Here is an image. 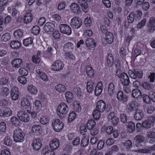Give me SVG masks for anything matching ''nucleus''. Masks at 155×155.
Returning a JSON list of instances; mask_svg holds the SVG:
<instances>
[{
	"label": "nucleus",
	"instance_id": "nucleus-1",
	"mask_svg": "<svg viewBox=\"0 0 155 155\" xmlns=\"http://www.w3.org/2000/svg\"><path fill=\"white\" fill-rule=\"evenodd\" d=\"M68 110V106L64 103L60 104L57 108V114L61 118L65 117Z\"/></svg>",
	"mask_w": 155,
	"mask_h": 155
},
{
	"label": "nucleus",
	"instance_id": "nucleus-2",
	"mask_svg": "<svg viewBox=\"0 0 155 155\" xmlns=\"http://www.w3.org/2000/svg\"><path fill=\"white\" fill-rule=\"evenodd\" d=\"M25 134L20 129L15 130L13 132V137L16 142H22L24 140Z\"/></svg>",
	"mask_w": 155,
	"mask_h": 155
},
{
	"label": "nucleus",
	"instance_id": "nucleus-3",
	"mask_svg": "<svg viewBox=\"0 0 155 155\" xmlns=\"http://www.w3.org/2000/svg\"><path fill=\"white\" fill-rule=\"evenodd\" d=\"M52 125L54 130L56 132H59L64 127V124L62 122H60L59 119L54 120L52 122Z\"/></svg>",
	"mask_w": 155,
	"mask_h": 155
},
{
	"label": "nucleus",
	"instance_id": "nucleus-4",
	"mask_svg": "<svg viewBox=\"0 0 155 155\" xmlns=\"http://www.w3.org/2000/svg\"><path fill=\"white\" fill-rule=\"evenodd\" d=\"M134 139L135 141V145L139 148H140L143 146L142 143L145 140V137L142 135H137L134 138Z\"/></svg>",
	"mask_w": 155,
	"mask_h": 155
},
{
	"label": "nucleus",
	"instance_id": "nucleus-5",
	"mask_svg": "<svg viewBox=\"0 0 155 155\" xmlns=\"http://www.w3.org/2000/svg\"><path fill=\"white\" fill-rule=\"evenodd\" d=\"M82 20L79 18L74 17L71 21L70 25L71 27L76 29L79 28L82 25Z\"/></svg>",
	"mask_w": 155,
	"mask_h": 155
},
{
	"label": "nucleus",
	"instance_id": "nucleus-6",
	"mask_svg": "<svg viewBox=\"0 0 155 155\" xmlns=\"http://www.w3.org/2000/svg\"><path fill=\"white\" fill-rule=\"evenodd\" d=\"M130 77L132 78L136 79H137V77L139 79L141 78L143 76V73L141 71H138L137 70H134L133 71L129 70L128 72Z\"/></svg>",
	"mask_w": 155,
	"mask_h": 155
},
{
	"label": "nucleus",
	"instance_id": "nucleus-7",
	"mask_svg": "<svg viewBox=\"0 0 155 155\" xmlns=\"http://www.w3.org/2000/svg\"><path fill=\"white\" fill-rule=\"evenodd\" d=\"M17 115L19 120L21 122L26 123L29 121V116L26 113L20 111L18 113Z\"/></svg>",
	"mask_w": 155,
	"mask_h": 155
},
{
	"label": "nucleus",
	"instance_id": "nucleus-8",
	"mask_svg": "<svg viewBox=\"0 0 155 155\" xmlns=\"http://www.w3.org/2000/svg\"><path fill=\"white\" fill-rule=\"evenodd\" d=\"M12 111L8 107H3L0 109V116L2 117H7L10 116Z\"/></svg>",
	"mask_w": 155,
	"mask_h": 155
},
{
	"label": "nucleus",
	"instance_id": "nucleus-9",
	"mask_svg": "<svg viewBox=\"0 0 155 155\" xmlns=\"http://www.w3.org/2000/svg\"><path fill=\"white\" fill-rule=\"evenodd\" d=\"M107 118L108 120L110 121L113 125L116 126L118 123L119 120L117 117L115 116V113L114 112L109 114Z\"/></svg>",
	"mask_w": 155,
	"mask_h": 155
},
{
	"label": "nucleus",
	"instance_id": "nucleus-10",
	"mask_svg": "<svg viewBox=\"0 0 155 155\" xmlns=\"http://www.w3.org/2000/svg\"><path fill=\"white\" fill-rule=\"evenodd\" d=\"M64 67L63 62L59 60H57L54 62L51 66V69L54 71H60Z\"/></svg>",
	"mask_w": 155,
	"mask_h": 155
},
{
	"label": "nucleus",
	"instance_id": "nucleus-11",
	"mask_svg": "<svg viewBox=\"0 0 155 155\" xmlns=\"http://www.w3.org/2000/svg\"><path fill=\"white\" fill-rule=\"evenodd\" d=\"M61 31L63 34L70 35L71 34V30L70 26L65 24H61L60 25Z\"/></svg>",
	"mask_w": 155,
	"mask_h": 155
},
{
	"label": "nucleus",
	"instance_id": "nucleus-12",
	"mask_svg": "<svg viewBox=\"0 0 155 155\" xmlns=\"http://www.w3.org/2000/svg\"><path fill=\"white\" fill-rule=\"evenodd\" d=\"M10 95L13 100L16 101L18 99L19 95L18 88L15 86H13L10 91Z\"/></svg>",
	"mask_w": 155,
	"mask_h": 155
},
{
	"label": "nucleus",
	"instance_id": "nucleus-13",
	"mask_svg": "<svg viewBox=\"0 0 155 155\" xmlns=\"http://www.w3.org/2000/svg\"><path fill=\"white\" fill-rule=\"evenodd\" d=\"M31 145L34 150H40L42 146V144L40 139L35 138L33 140Z\"/></svg>",
	"mask_w": 155,
	"mask_h": 155
},
{
	"label": "nucleus",
	"instance_id": "nucleus-14",
	"mask_svg": "<svg viewBox=\"0 0 155 155\" xmlns=\"http://www.w3.org/2000/svg\"><path fill=\"white\" fill-rule=\"evenodd\" d=\"M155 150V144L147 148L135 150L134 152L142 153L147 154L150 153L152 151Z\"/></svg>",
	"mask_w": 155,
	"mask_h": 155
},
{
	"label": "nucleus",
	"instance_id": "nucleus-15",
	"mask_svg": "<svg viewBox=\"0 0 155 155\" xmlns=\"http://www.w3.org/2000/svg\"><path fill=\"white\" fill-rule=\"evenodd\" d=\"M117 98L120 101L123 103L126 102L128 100V96L121 91H119L117 94Z\"/></svg>",
	"mask_w": 155,
	"mask_h": 155
},
{
	"label": "nucleus",
	"instance_id": "nucleus-16",
	"mask_svg": "<svg viewBox=\"0 0 155 155\" xmlns=\"http://www.w3.org/2000/svg\"><path fill=\"white\" fill-rule=\"evenodd\" d=\"M106 107V105L105 102L101 100L97 102L95 109L99 112H103L105 110Z\"/></svg>",
	"mask_w": 155,
	"mask_h": 155
},
{
	"label": "nucleus",
	"instance_id": "nucleus-17",
	"mask_svg": "<svg viewBox=\"0 0 155 155\" xmlns=\"http://www.w3.org/2000/svg\"><path fill=\"white\" fill-rule=\"evenodd\" d=\"M11 64L14 67L18 68L23 66V61L21 58L15 59L12 61Z\"/></svg>",
	"mask_w": 155,
	"mask_h": 155
},
{
	"label": "nucleus",
	"instance_id": "nucleus-18",
	"mask_svg": "<svg viewBox=\"0 0 155 155\" xmlns=\"http://www.w3.org/2000/svg\"><path fill=\"white\" fill-rule=\"evenodd\" d=\"M144 116L143 112L141 110H136L134 114V119L137 120H141Z\"/></svg>",
	"mask_w": 155,
	"mask_h": 155
},
{
	"label": "nucleus",
	"instance_id": "nucleus-19",
	"mask_svg": "<svg viewBox=\"0 0 155 155\" xmlns=\"http://www.w3.org/2000/svg\"><path fill=\"white\" fill-rule=\"evenodd\" d=\"M54 28V25L51 22H47L44 26V30L46 32L53 31Z\"/></svg>",
	"mask_w": 155,
	"mask_h": 155
},
{
	"label": "nucleus",
	"instance_id": "nucleus-20",
	"mask_svg": "<svg viewBox=\"0 0 155 155\" xmlns=\"http://www.w3.org/2000/svg\"><path fill=\"white\" fill-rule=\"evenodd\" d=\"M71 9L73 13L79 14L81 13V9L78 5L76 3H72L71 5Z\"/></svg>",
	"mask_w": 155,
	"mask_h": 155
},
{
	"label": "nucleus",
	"instance_id": "nucleus-21",
	"mask_svg": "<svg viewBox=\"0 0 155 155\" xmlns=\"http://www.w3.org/2000/svg\"><path fill=\"white\" fill-rule=\"evenodd\" d=\"M105 39L109 44H112L114 41V36L112 33L110 32L105 33Z\"/></svg>",
	"mask_w": 155,
	"mask_h": 155
},
{
	"label": "nucleus",
	"instance_id": "nucleus-22",
	"mask_svg": "<svg viewBox=\"0 0 155 155\" xmlns=\"http://www.w3.org/2000/svg\"><path fill=\"white\" fill-rule=\"evenodd\" d=\"M59 140L54 139L50 144V147L52 150H54L58 148L59 146Z\"/></svg>",
	"mask_w": 155,
	"mask_h": 155
},
{
	"label": "nucleus",
	"instance_id": "nucleus-23",
	"mask_svg": "<svg viewBox=\"0 0 155 155\" xmlns=\"http://www.w3.org/2000/svg\"><path fill=\"white\" fill-rule=\"evenodd\" d=\"M122 77L121 78L120 81L123 86H128L130 83L129 77L128 75L125 73L124 74Z\"/></svg>",
	"mask_w": 155,
	"mask_h": 155
},
{
	"label": "nucleus",
	"instance_id": "nucleus-24",
	"mask_svg": "<svg viewBox=\"0 0 155 155\" xmlns=\"http://www.w3.org/2000/svg\"><path fill=\"white\" fill-rule=\"evenodd\" d=\"M132 96L133 97L138 100L142 97L141 92L138 89H133L132 91Z\"/></svg>",
	"mask_w": 155,
	"mask_h": 155
},
{
	"label": "nucleus",
	"instance_id": "nucleus-25",
	"mask_svg": "<svg viewBox=\"0 0 155 155\" xmlns=\"http://www.w3.org/2000/svg\"><path fill=\"white\" fill-rule=\"evenodd\" d=\"M78 2L82 8V10L87 12L88 10L87 4L84 0H78Z\"/></svg>",
	"mask_w": 155,
	"mask_h": 155
},
{
	"label": "nucleus",
	"instance_id": "nucleus-26",
	"mask_svg": "<svg viewBox=\"0 0 155 155\" xmlns=\"http://www.w3.org/2000/svg\"><path fill=\"white\" fill-rule=\"evenodd\" d=\"M103 89V85L101 82H100L96 86L94 91L95 94L98 96L100 95Z\"/></svg>",
	"mask_w": 155,
	"mask_h": 155
},
{
	"label": "nucleus",
	"instance_id": "nucleus-27",
	"mask_svg": "<svg viewBox=\"0 0 155 155\" xmlns=\"http://www.w3.org/2000/svg\"><path fill=\"white\" fill-rule=\"evenodd\" d=\"M115 85L113 82L110 83L108 85L107 92L109 95L112 96L115 92Z\"/></svg>",
	"mask_w": 155,
	"mask_h": 155
},
{
	"label": "nucleus",
	"instance_id": "nucleus-28",
	"mask_svg": "<svg viewBox=\"0 0 155 155\" xmlns=\"http://www.w3.org/2000/svg\"><path fill=\"white\" fill-rule=\"evenodd\" d=\"M41 131V126L36 124L33 125L31 127V131L37 135L40 134Z\"/></svg>",
	"mask_w": 155,
	"mask_h": 155
},
{
	"label": "nucleus",
	"instance_id": "nucleus-29",
	"mask_svg": "<svg viewBox=\"0 0 155 155\" xmlns=\"http://www.w3.org/2000/svg\"><path fill=\"white\" fill-rule=\"evenodd\" d=\"M65 96L66 101L68 103H71L74 100V96L72 93L70 91H67L65 93Z\"/></svg>",
	"mask_w": 155,
	"mask_h": 155
},
{
	"label": "nucleus",
	"instance_id": "nucleus-30",
	"mask_svg": "<svg viewBox=\"0 0 155 155\" xmlns=\"http://www.w3.org/2000/svg\"><path fill=\"white\" fill-rule=\"evenodd\" d=\"M86 46L88 47H94L96 45L94 40L92 38H87L85 42Z\"/></svg>",
	"mask_w": 155,
	"mask_h": 155
},
{
	"label": "nucleus",
	"instance_id": "nucleus-31",
	"mask_svg": "<svg viewBox=\"0 0 155 155\" xmlns=\"http://www.w3.org/2000/svg\"><path fill=\"white\" fill-rule=\"evenodd\" d=\"M28 91L32 94H36L38 92L37 88L32 85H29L27 87Z\"/></svg>",
	"mask_w": 155,
	"mask_h": 155
},
{
	"label": "nucleus",
	"instance_id": "nucleus-32",
	"mask_svg": "<svg viewBox=\"0 0 155 155\" xmlns=\"http://www.w3.org/2000/svg\"><path fill=\"white\" fill-rule=\"evenodd\" d=\"M87 92L89 93H91L94 90V88L95 85V84L90 81L87 82Z\"/></svg>",
	"mask_w": 155,
	"mask_h": 155
},
{
	"label": "nucleus",
	"instance_id": "nucleus-33",
	"mask_svg": "<svg viewBox=\"0 0 155 155\" xmlns=\"http://www.w3.org/2000/svg\"><path fill=\"white\" fill-rule=\"evenodd\" d=\"M126 108L129 112H130L135 110L136 109L135 104L133 102H131L128 104L126 106Z\"/></svg>",
	"mask_w": 155,
	"mask_h": 155
},
{
	"label": "nucleus",
	"instance_id": "nucleus-34",
	"mask_svg": "<svg viewBox=\"0 0 155 155\" xmlns=\"http://www.w3.org/2000/svg\"><path fill=\"white\" fill-rule=\"evenodd\" d=\"M86 72L87 76L89 77H92L94 74L93 69L89 65H87L86 68Z\"/></svg>",
	"mask_w": 155,
	"mask_h": 155
},
{
	"label": "nucleus",
	"instance_id": "nucleus-35",
	"mask_svg": "<svg viewBox=\"0 0 155 155\" xmlns=\"http://www.w3.org/2000/svg\"><path fill=\"white\" fill-rule=\"evenodd\" d=\"M127 127L128 131L129 132L132 133L135 129V124L132 121L129 122H128Z\"/></svg>",
	"mask_w": 155,
	"mask_h": 155
},
{
	"label": "nucleus",
	"instance_id": "nucleus-36",
	"mask_svg": "<svg viewBox=\"0 0 155 155\" xmlns=\"http://www.w3.org/2000/svg\"><path fill=\"white\" fill-rule=\"evenodd\" d=\"M32 19V17L31 13H28L25 14L24 17V21L25 23H28L31 21Z\"/></svg>",
	"mask_w": 155,
	"mask_h": 155
},
{
	"label": "nucleus",
	"instance_id": "nucleus-37",
	"mask_svg": "<svg viewBox=\"0 0 155 155\" xmlns=\"http://www.w3.org/2000/svg\"><path fill=\"white\" fill-rule=\"evenodd\" d=\"M107 64L109 67L111 66L114 63V57L111 53L109 54L107 56Z\"/></svg>",
	"mask_w": 155,
	"mask_h": 155
},
{
	"label": "nucleus",
	"instance_id": "nucleus-38",
	"mask_svg": "<svg viewBox=\"0 0 155 155\" xmlns=\"http://www.w3.org/2000/svg\"><path fill=\"white\" fill-rule=\"evenodd\" d=\"M10 46L13 49L18 48L20 47L21 44L18 41H12L10 43Z\"/></svg>",
	"mask_w": 155,
	"mask_h": 155
},
{
	"label": "nucleus",
	"instance_id": "nucleus-39",
	"mask_svg": "<svg viewBox=\"0 0 155 155\" xmlns=\"http://www.w3.org/2000/svg\"><path fill=\"white\" fill-rule=\"evenodd\" d=\"M101 113H103V112H99L97 110L95 109L93 112V117L94 119L95 120H98L101 117Z\"/></svg>",
	"mask_w": 155,
	"mask_h": 155
},
{
	"label": "nucleus",
	"instance_id": "nucleus-40",
	"mask_svg": "<svg viewBox=\"0 0 155 155\" xmlns=\"http://www.w3.org/2000/svg\"><path fill=\"white\" fill-rule=\"evenodd\" d=\"M96 124L95 121L92 119L89 120L87 124V127L88 129L93 128Z\"/></svg>",
	"mask_w": 155,
	"mask_h": 155
},
{
	"label": "nucleus",
	"instance_id": "nucleus-41",
	"mask_svg": "<svg viewBox=\"0 0 155 155\" xmlns=\"http://www.w3.org/2000/svg\"><path fill=\"white\" fill-rule=\"evenodd\" d=\"M55 88L56 90L60 92H64L66 89V87L64 85L58 84L55 86Z\"/></svg>",
	"mask_w": 155,
	"mask_h": 155
},
{
	"label": "nucleus",
	"instance_id": "nucleus-42",
	"mask_svg": "<svg viewBox=\"0 0 155 155\" xmlns=\"http://www.w3.org/2000/svg\"><path fill=\"white\" fill-rule=\"evenodd\" d=\"M12 141L9 136L6 137L4 139V144L8 146H11L12 144Z\"/></svg>",
	"mask_w": 155,
	"mask_h": 155
},
{
	"label": "nucleus",
	"instance_id": "nucleus-43",
	"mask_svg": "<svg viewBox=\"0 0 155 155\" xmlns=\"http://www.w3.org/2000/svg\"><path fill=\"white\" fill-rule=\"evenodd\" d=\"M14 34L15 37L16 38L18 39L22 37L23 35V33L21 30L18 29L14 31Z\"/></svg>",
	"mask_w": 155,
	"mask_h": 155
},
{
	"label": "nucleus",
	"instance_id": "nucleus-44",
	"mask_svg": "<svg viewBox=\"0 0 155 155\" xmlns=\"http://www.w3.org/2000/svg\"><path fill=\"white\" fill-rule=\"evenodd\" d=\"M143 88L147 90H150L153 88V86L147 82H144L142 83Z\"/></svg>",
	"mask_w": 155,
	"mask_h": 155
},
{
	"label": "nucleus",
	"instance_id": "nucleus-45",
	"mask_svg": "<svg viewBox=\"0 0 155 155\" xmlns=\"http://www.w3.org/2000/svg\"><path fill=\"white\" fill-rule=\"evenodd\" d=\"M135 14L133 12H131L128 16L127 19L128 23H132L134 21Z\"/></svg>",
	"mask_w": 155,
	"mask_h": 155
},
{
	"label": "nucleus",
	"instance_id": "nucleus-46",
	"mask_svg": "<svg viewBox=\"0 0 155 155\" xmlns=\"http://www.w3.org/2000/svg\"><path fill=\"white\" fill-rule=\"evenodd\" d=\"M9 90L7 87H3L2 88V95L4 97H6L9 94Z\"/></svg>",
	"mask_w": 155,
	"mask_h": 155
},
{
	"label": "nucleus",
	"instance_id": "nucleus-47",
	"mask_svg": "<svg viewBox=\"0 0 155 155\" xmlns=\"http://www.w3.org/2000/svg\"><path fill=\"white\" fill-rule=\"evenodd\" d=\"M32 43L33 39L31 37L24 39L23 40V44L26 46H27L29 45L32 44Z\"/></svg>",
	"mask_w": 155,
	"mask_h": 155
},
{
	"label": "nucleus",
	"instance_id": "nucleus-48",
	"mask_svg": "<svg viewBox=\"0 0 155 155\" xmlns=\"http://www.w3.org/2000/svg\"><path fill=\"white\" fill-rule=\"evenodd\" d=\"M89 142V139L87 137H85L83 138L81 143V145L83 147H85L87 145Z\"/></svg>",
	"mask_w": 155,
	"mask_h": 155
},
{
	"label": "nucleus",
	"instance_id": "nucleus-49",
	"mask_svg": "<svg viewBox=\"0 0 155 155\" xmlns=\"http://www.w3.org/2000/svg\"><path fill=\"white\" fill-rule=\"evenodd\" d=\"M142 98L144 102L147 104H149L150 103L151 101L149 95L144 94L142 95Z\"/></svg>",
	"mask_w": 155,
	"mask_h": 155
},
{
	"label": "nucleus",
	"instance_id": "nucleus-50",
	"mask_svg": "<svg viewBox=\"0 0 155 155\" xmlns=\"http://www.w3.org/2000/svg\"><path fill=\"white\" fill-rule=\"evenodd\" d=\"M18 72L20 74L23 76H27L28 72V70L24 68H21L18 70Z\"/></svg>",
	"mask_w": 155,
	"mask_h": 155
},
{
	"label": "nucleus",
	"instance_id": "nucleus-51",
	"mask_svg": "<svg viewBox=\"0 0 155 155\" xmlns=\"http://www.w3.org/2000/svg\"><path fill=\"white\" fill-rule=\"evenodd\" d=\"M74 110L78 112H79L81 110L80 105L78 102H74Z\"/></svg>",
	"mask_w": 155,
	"mask_h": 155
},
{
	"label": "nucleus",
	"instance_id": "nucleus-52",
	"mask_svg": "<svg viewBox=\"0 0 155 155\" xmlns=\"http://www.w3.org/2000/svg\"><path fill=\"white\" fill-rule=\"evenodd\" d=\"M11 122L12 124L15 126H17L20 123L19 119L15 117H13L12 118Z\"/></svg>",
	"mask_w": 155,
	"mask_h": 155
},
{
	"label": "nucleus",
	"instance_id": "nucleus-53",
	"mask_svg": "<svg viewBox=\"0 0 155 155\" xmlns=\"http://www.w3.org/2000/svg\"><path fill=\"white\" fill-rule=\"evenodd\" d=\"M123 145L126 147L127 149H129L133 147L132 143L130 140H128L124 143H123Z\"/></svg>",
	"mask_w": 155,
	"mask_h": 155
},
{
	"label": "nucleus",
	"instance_id": "nucleus-54",
	"mask_svg": "<svg viewBox=\"0 0 155 155\" xmlns=\"http://www.w3.org/2000/svg\"><path fill=\"white\" fill-rule=\"evenodd\" d=\"M84 23L86 26H91L92 25V19L91 18L87 17L84 20Z\"/></svg>",
	"mask_w": 155,
	"mask_h": 155
},
{
	"label": "nucleus",
	"instance_id": "nucleus-55",
	"mask_svg": "<svg viewBox=\"0 0 155 155\" xmlns=\"http://www.w3.org/2000/svg\"><path fill=\"white\" fill-rule=\"evenodd\" d=\"M41 123L43 125L47 124L49 122V120L47 116L42 117L40 119Z\"/></svg>",
	"mask_w": 155,
	"mask_h": 155
},
{
	"label": "nucleus",
	"instance_id": "nucleus-56",
	"mask_svg": "<svg viewBox=\"0 0 155 155\" xmlns=\"http://www.w3.org/2000/svg\"><path fill=\"white\" fill-rule=\"evenodd\" d=\"M147 21V19L146 18H144L141 21L139 22L137 25V27L138 28L140 29L143 27Z\"/></svg>",
	"mask_w": 155,
	"mask_h": 155
},
{
	"label": "nucleus",
	"instance_id": "nucleus-57",
	"mask_svg": "<svg viewBox=\"0 0 155 155\" xmlns=\"http://www.w3.org/2000/svg\"><path fill=\"white\" fill-rule=\"evenodd\" d=\"M32 33L35 35H38L40 32V28L38 26L33 27L32 29Z\"/></svg>",
	"mask_w": 155,
	"mask_h": 155
},
{
	"label": "nucleus",
	"instance_id": "nucleus-58",
	"mask_svg": "<svg viewBox=\"0 0 155 155\" xmlns=\"http://www.w3.org/2000/svg\"><path fill=\"white\" fill-rule=\"evenodd\" d=\"M64 48L66 50H72L73 48V44L71 42L67 43L64 45Z\"/></svg>",
	"mask_w": 155,
	"mask_h": 155
},
{
	"label": "nucleus",
	"instance_id": "nucleus-59",
	"mask_svg": "<svg viewBox=\"0 0 155 155\" xmlns=\"http://www.w3.org/2000/svg\"><path fill=\"white\" fill-rule=\"evenodd\" d=\"M2 40L6 42L10 39V34L8 33H6L2 35Z\"/></svg>",
	"mask_w": 155,
	"mask_h": 155
},
{
	"label": "nucleus",
	"instance_id": "nucleus-60",
	"mask_svg": "<svg viewBox=\"0 0 155 155\" xmlns=\"http://www.w3.org/2000/svg\"><path fill=\"white\" fill-rule=\"evenodd\" d=\"M73 91L75 92L77 96L79 97L82 96L83 95V93L79 88H74Z\"/></svg>",
	"mask_w": 155,
	"mask_h": 155
},
{
	"label": "nucleus",
	"instance_id": "nucleus-61",
	"mask_svg": "<svg viewBox=\"0 0 155 155\" xmlns=\"http://www.w3.org/2000/svg\"><path fill=\"white\" fill-rule=\"evenodd\" d=\"M42 113V111L41 109L39 110L37 113L34 111L31 112V116L33 118L36 117L37 114L40 116V114L41 115Z\"/></svg>",
	"mask_w": 155,
	"mask_h": 155
},
{
	"label": "nucleus",
	"instance_id": "nucleus-62",
	"mask_svg": "<svg viewBox=\"0 0 155 155\" xmlns=\"http://www.w3.org/2000/svg\"><path fill=\"white\" fill-rule=\"evenodd\" d=\"M65 58L67 60H73L75 57L72 54L70 53H66L65 54Z\"/></svg>",
	"mask_w": 155,
	"mask_h": 155
},
{
	"label": "nucleus",
	"instance_id": "nucleus-63",
	"mask_svg": "<svg viewBox=\"0 0 155 155\" xmlns=\"http://www.w3.org/2000/svg\"><path fill=\"white\" fill-rule=\"evenodd\" d=\"M76 116V114L73 112H72L69 114L68 120L69 122H71L74 120Z\"/></svg>",
	"mask_w": 155,
	"mask_h": 155
},
{
	"label": "nucleus",
	"instance_id": "nucleus-64",
	"mask_svg": "<svg viewBox=\"0 0 155 155\" xmlns=\"http://www.w3.org/2000/svg\"><path fill=\"white\" fill-rule=\"evenodd\" d=\"M150 101L155 102V93L153 91H150L148 93Z\"/></svg>",
	"mask_w": 155,
	"mask_h": 155
}]
</instances>
